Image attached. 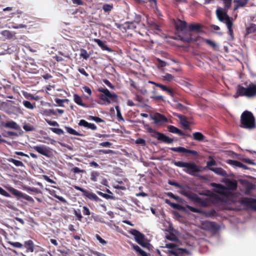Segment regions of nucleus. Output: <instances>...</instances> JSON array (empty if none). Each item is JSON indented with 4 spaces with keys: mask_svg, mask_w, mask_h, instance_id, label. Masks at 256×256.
<instances>
[{
    "mask_svg": "<svg viewBox=\"0 0 256 256\" xmlns=\"http://www.w3.org/2000/svg\"><path fill=\"white\" fill-rule=\"evenodd\" d=\"M216 15L219 21L224 22L226 24L229 35L228 40H234V34L232 28L233 26L232 20V18L226 14V12H224L221 8L216 9Z\"/></svg>",
    "mask_w": 256,
    "mask_h": 256,
    "instance_id": "1",
    "label": "nucleus"
},
{
    "mask_svg": "<svg viewBox=\"0 0 256 256\" xmlns=\"http://www.w3.org/2000/svg\"><path fill=\"white\" fill-rule=\"evenodd\" d=\"M240 126L250 130L256 128L255 118L250 112L245 110L242 113L240 116Z\"/></svg>",
    "mask_w": 256,
    "mask_h": 256,
    "instance_id": "2",
    "label": "nucleus"
},
{
    "mask_svg": "<svg viewBox=\"0 0 256 256\" xmlns=\"http://www.w3.org/2000/svg\"><path fill=\"white\" fill-rule=\"evenodd\" d=\"M246 87L238 86L236 92L234 96L235 98L239 96H245L248 98L254 96L256 95V84L250 83L248 85L245 84Z\"/></svg>",
    "mask_w": 256,
    "mask_h": 256,
    "instance_id": "3",
    "label": "nucleus"
},
{
    "mask_svg": "<svg viewBox=\"0 0 256 256\" xmlns=\"http://www.w3.org/2000/svg\"><path fill=\"white\" fill-rule=\"evenodd\" d=\"M174 164L176 166L184 168V172L192 176H196L201 170L200 168L194 162L174 161Z\"/></svg>",
    "mask_w": 256,
    "mask_h": 256,
    "instance_id": "4",
    "label": "nucleus"
},
{
    "mask_svg": "<svg viewBox=\"0 0 256 256\" xmlns=\"http://www.w3.org/2000/svg\"><path fill=\"white\" fill-rule=\"evenodd\" d=\"M166 247L170 249V252L175 256H186L190 255V252L186 248H178V246L174 244H168Z\"/></svg>",
    "mask_w": 256,
    "mask_h": 256,
    "instance_id": "5",
    "label": "nucleus"
},
{
    "mask_svg": "<svg viewBox=\"0 0 256 256\" xmlns=\"http://www.w3.org/2000/svg\"><path fill=\"white\" fill-rule=\"evenodd\" d=\"M98 91L103 93V94L101 96L102 100L108 104L115 101L118 98V96L115 93H111L105 88L100 87L98 88Z\"/></svg>",
    "mask_w": 256,
    "mask_h": 256,
    "instance_id": "6",
    "label": "nucleus"
},
{
    "mask_svg": "<svg viewBox=\"0 0 256 256\" xmlns=\"http://www.w3.org/2000/svg\"><path fill=\"white\" fill-rule=\"evenodd\" d=\"M202 228L205 230H210L213 232H216L219 229V226L214 222L204 221L201 223Z\"/></svg>",
    "mask_w": 256,
    "mask_h": 256,
    "instance_id": "7",
    "label": "nucleus"
},
{
    "mask_svg": "<svg viewBox=\"0 0 256 256\" xmlns=\"http://www.w3.org/2000/svg\"><path fill=\"white\" fill-rule=\"evenodd\" d=\"M32 148L39 154L47 157L49 156V154L51 150L49 147L45 145L34 146L32 147Z\"/></svg>",
    "mask_w": 256,
    "mask_h": 256,
    "instance_id": "8",
    "label": "nucleus"
},
{
    "mask_svg": "<svg viewBox=\"0 0 256 256\" xmlns=\"http://www.w3.org/2000/svg\"><path fill=\"white\" fill-rule=\"evenodd\" d=\"M10 192L16 196L22 198L30 202H34V199L30 196L22 193V192L14 188H11Z\"/></svg>",
    "mask_w": 256,
    "mask_h": 256,
    "instance_id": "9",
    "label": "nucleus"
},
{
    "mask_svg": "<svg viewBox=\"0 0 256 256\" xmlns=\"http://www.w3.org/2000/svg\"><path fill=\"white\" fill-rule=\"evenodd\" d=\"M129 232L134 236L136 242L138 244H142V241H144V239H146L144 235L136 230L132 229L130 230Z\"/></svg>",
    "mask_w": 256,
    "mask_h": 256,
    "instance_id": "10",
    "label": "nucleus"
},
{
    "mask_svg": "<svg viewBox=\"0 0 256 256\" xmlns=\"http://www.w3.org/2000/svg\"><path fill=\"white\" fill-rule=\"evenodd\" d=\"M242 202L244 204L250 206L252 209L256 210V199L244 198L242 199Z\"/></svg>",
    "mask_w": 256,
    "mask_h": 256,
    "instance_id": "11",
    "label": "nucleus"
},
{
    "mask_svg": "<svg viewBox=\"0 0 256 256\" xmlns=\"http://www.w3.org/2000/svg\"><path fill=\"white\" fill-rule=\"evenodd\" d=\"M2 126L6 128L14 129L16 130H20V126L13 120L8 121L5 123L3 122Z\"/></svg>",
    "mask_w": 256,
    "mask_h": 256,
    "instance_id": "12",
    "label": "nucleus"
},
{
    "mask_svg": "<svg viewBox=\"0 0 256 256\" xmlns=\"http://www.w3.org/2000/svg\"><path fill=\"white\" fill-rule=\"evenodd\" d=\"M156 138L159 140L162 141L166 144H171L174 142V140L165 134L157 132L156 134Z\"/></svg>",
    "mask_w": 256,
    "mask_h": 256,
    "instance_id": "13",
    "label": "nucleus"
},
{
    "mask_svg": "<svg viewBox=\"0 0 256 256\" xmlns=\"http://www.w3.org/2000/svg\"><path fill=\"white\" fill-rule=\"evenodd\" d=\"M194 202L202 206H207L210 205V202L208 198H202L197 196Z\"/></svg>",
    "mask_w": 256,
    "mask_h": 256,
    "instance_id": "14",
    "label": "nucleus"
},
{
    "mask_svg": "<svg viewBox=\"0 0 256 256\" xmlns=\"http://www.w3.org/2000/svg\"><path fill=\"white\" fill-rule=\"evenodd\" d=\"M78 125L93 130H95L97 128L96 126L94 124L89 123L84 120H81L78 123Z\"/></svg>",
    "mask_w": 256,
    "mask_h": 256,
    "instance_id": "15",
    "label": "nucleus"
},
{
    "mask_svg": "<svg viewBox=\"0 0 256 256\" xmlns=\"http://www.w3.org/2000/svg\"><path fill=\"white\" fill-rule=\"evenodd\" d=\"M152 117V120H154V123L156 124L167 121V118L159 113L155 114Z\"/></svg>",
    "mask_w": 256,
    "mask_h": 256,
    "instance_id": "16",
    "label": "nucleus"
},
{
    "mask_svg": "<svg viewBox=\"0 0 256 256\" xmlns=\"http://www.w3.org/2000/svg\"><path fill=\"white\" fill-rule=\"evenodd\" d=\"M176 116L180 120V124L186 129H188L190 128V122L188 120L186 117L177 114Z\"/></svg>",
    "mask_w": 256,
    "mask_h": 256,
    "instance_id": "17",
    "label": "nucleus"
},
{
    "mask_svg": "<svg viewBox=\"0 0 256 256\" xmlns=\"http://www.w3.org/2000/svg\"><path fill=\"white\" fill-rule=\"evenodd\" d=\"M180 40L182 41L190 43V42H193L197 41L198 40V37H194L192 34L191 32H190L188 34V36H186V37L180 36Z\"/></svg>",
    "mask_w": 256,
    "mask_h": 256,
    "instance_id": "18",
    "label": "nucleus"
},
{
    "mask_svg": "<svg viewBox=\"0 0 256 256\" xmlns=\"http://www.w3.org/2000/svg\"><path fill=\"white\" fill-rule=\"evenodd\" d=\"M94 41L102 50H107L109 52H112V50L105 44V42H102L100 40L96 38L94 40Z\"/></svg>",
    "mask_w": 256,
    "mask_h": 256,
    "instance_id": "19",
    "label": "nucleus"
},
{
    "mask_svg": "<svg viewBox=\"0 0 256 256\" xmlns=\"http://www.w3.org/2000/svg\"><path fill=\"white\" fill-rule=\"evenodd\" d=\"M210 170L220 176H226L228 175L226 172L221 168H210Z\"/></svg>",
    "mask_w": 256,
    "mask_h": 256,
    "instance_id": "20",
    "label": "nucleus"
},
{
    "mask_svg": "<svg viewBox=\"0 0 256 256\" xmlns=\"http://www.w3.org/2000/svg\"><path fill=\"white\" fill-rule=\"evenodd\" d=\"M84 196L88 198L89 199L96 202L102 201V200L100 199L96 194L92 192H90L88 190H86V192H85Z\"/></svg>",
    "mask_w": 256,
    "mask_h": 256,
    "instance_id": "21",
    "label": "nucleus"
},
{
    "mask_svg": "<svg viewBox=\"0 0 256 256\" xmlns=\"http://www.w3.org/2000/svg\"><path fill=\"white\" fill-rule=\"evenodd\" d=\"M226 186L229 190H235L237 188V182L236 180H228L226 182Z\"/></svg>",
    "mask_w": 256,
    "mask_h": 256,
    "instance_id": "22",
    "label": "nucleus"
},
{
    "mask_svg": "<svg viewBox=\"0 0 256 256\" xmlns=\"http://www.w3.org/2000/svg\"><path fill=\"white\" fill-rule=\"evenodd\" d=\"M168 131L170 132L177 134L180 136H183L184 135V132H182L180 130L174 126L170 125L168 126Z\"/></svg>",
    "mask_w": 256,
    "mask_h": 256,
    "instance_id": "23",
    "label": "nucleus"
},
{
    "mask_svg": "<svg viewBox=\"0 0 256 256\" xmlns=\"http://www.w3.org/2000/svg\"><path fill=\"white\" fill-rule=\"evenodd\" d=\"M176 26L178 30L182 32L186 28L187 23L185 21L178 20Z\"/></svg>",
    "mask_w": 256,
    "mask_h": 256,
    "instance_id": "24",
    "label": "nucleus"
},
{
    "mask_svg": "<svg viewBox=\"0 0 256 256\" xmlns=\"http://www.w3.org/2000/svg\"><path fill=\"white\" fill-rule=\"evenodd\" d=\"M130 245L137 252L140 254L142 256H148V254L142 250L138 246L135 245L132 243H130Z\"/></svg>",
    "mask_w": 256,
    "mask_h": 256,
    "instance_id": "25",
    "label": "nucleus"
},
{
    "mask_svg": "<svg viewBox=\"0 0 256 256\" xmlns=\"http://www.w3.org/2000/svg\"><path fill=\"white\" fill-rule=\"evenodd\" d=\"M74 100L78 104L84 108H87L88 106L82 102V98L76 94L74 95Z\"/></svg>",
    "mask_w": 256,
    "mask_h": 256,
    "instance_id": "26",
    "label": "nucleus"
},
{
    "mask_svg": "<svg viewBox=\"0 0 256 256\" xmlns=\"http://www.w3.org/2000/svg\"><path fill=\"white\" fill-rule=\"evenodd\" d=\"M25 247L27 248L28 251L33 252L34 250V243L32 240H28L24 242Z\"/></svg>",
    "mask_w": 256,
    "mask_h": 256,
    "instance_id": "27",
    "label": "nucleus"
},
{
    "mask_svg": "<svg viewBox=\"0 0 256 256\" xmlns=\"http://www.w3.org/2000/svg\"><path fill=\"white\" fill-rule=\"evenodd\" d=\"M149 82L154 84H156V86L160 88H162V90L164 91L167 92L170 96H172L173 95L172 90L168 88L167 86L162 85L161 84H156L152 82Z\"/></svg>",
    "mask_w": 256,
    "mask_h": 256,
    "instance_id": "28",
    "label": "nucleus"
},
{
    "mask_svg": "<svg viewBox=\"0 0 256 256\" xmlns=\"http://www.w3.org/2000/svg\"><path fill=\"white\" fill-rule=\"evenodd\" d=\"M205 136L200 132H196L193 134V138L194 140L202 141Z\"/></svg>",
    "mask_w": 256,
    "mask_h": 256,
    "instance_id": "29",
    "label": "nucleus"
},
{
    "mask_svg": "<svg viewBox=\"0 0 256 256\" xmlns=\"http://www.w3.org/2000/svg\"><path fill=\"white\" fill-rule=\"evenodd\" d=\"M7 160L8 162H12L16 166H24V164L21 161L16 160L12 158H8L7 159Z\"/></svg>",
    "mask_w": 256,
    "mask_h": 256,
    "instance_id": "30",
    "label": "nucleus"
},
{
    "mask_svg": "<svg viewBox=\"0 0 256 256\" xmlns=\"http://www.w3.org/2000/svg\"><path fill=\"white\" fill-rule=\"evenodd\" d=\"M65 129L66 130V132L70 134H72V135H74V136H82V134L78 133V132H77L76 130H75L74 129H73L72 128L66 126Z\"/></svg>",
    "mask_w": 256,
    "mask_h": 256,
    "instance_id": "31",
    "label": "nucleus"
},
{
    "mask_svg": "<svg viewBox=\"0 0 256 256\" xmlns=\"http://www.w3.org/2000/svg\"><path fill=\"white\" fill-rule=\"evenodd\" d=\"M227 163L229 164L232 166L234 168H240L242 163L238 160H228L227 161Z\"/></svg>",
    "mask_w": 256,
    "mask_h": 256,
    "instance_id": "32",
    "label": "nucleus"
},
{
    "mask_svg": "<svg viewBox=\"0 0 256 256\" xmlns=\"http://www.w3.org/2000/svg\"><path fill=\"white\" fill-rule=\"evenodd\" d=\"M246 34L254 33L256 32V24H252L246 28Z\"/></svg>",
    "mask_w": 256,
    "mask_h": 256,
    "instance_id": "33",
    "label": "nucleus"
},
{
    "mask_svg": "<svg viewBox=\"0 0 256 256\" xmlns=\"http://www.w3.org/2000/svg\"><path fill=\"white\" fill-rule=\"evenodd\" d=\"M170 150L174 152H188V150L184 147H177V148H170Z\"/></svg>",
    "mask_w": 256,
    "mask_h": 256,
    "instance_id": "34",
    "label": "nucleus"
},
{
    "mask_svg": "<svg viewBox=\"0 0 256 256\" xmlns=\"http://www.w3.org/2000/svg\"><path fill=\"white\" fill-rule=\"evenodd\" d=\"M22 104L26 108L30 110H33L36 107L34 104H32L28 100H24L22 102Z\"/></svg>",
    "mask_w": 256,
    "mask_h": 256,
    "instance_id": "35",
    "label": "nucleus"
},
{
    "mask_svg": "<svg viewBox=\"0 0 256 256\" xmlns=\"http://www.w3.org/2000/svg\"><path fill=\"white\" fill-rule=\"evenodd\" d=\"M97 194L100 195V196H102V197L106 198V199H111V200H114L116 199V198L114 196H110V195H109L108 194H104L100 191H98L97 192Z\"/></svg>",
    "mask_w": 256,
    "mask_h": 256,
    "instance_id": "36",
    "label": "nucleus"
},
{
    "mask_svg": "<svg viewBox=\"0 0 256 256\" xmlns=\"http://www.w3.org/2000/svg\"><path fill=\"white\" fill-rule=\"evenodd\" d=\"M216 212L214 210H212L207 212L202 210V214L204 215L206 217H212L214 216Z\"/></svg>",
    "mask_w": 256,
    "mask_h": 256,
    "instance_id": "37",
    "label": "nucleus"
},
{
    "mask_svg": "<svg viewBox=\"0 0 256 256\" xmlns=\"http://www.w3.org/2000/svg\"><path fill=\"white\" fill-rule=\"evenodd\" d=\"M211 186L214 188H216L218 189V192H220L222 193L223 192V191L225 190V188H224V186L220 184H216V183H212Z\"/></svg>",
    "mask_w": 256,
    "mask_h": 256,
    "instance_id": "38",
    "label": "nucleus"
},
{
    "mask_svg": "<svg viewBox=\"0 0 256 256\" xmlns=\"http://www.w3.org/2000/svg\"><path fill=\"white\" fill-rule=\"evenodd\" d=\"M188 28L190 31L192 30H196L198 31L200 28V24H190L188 26Z\"/></svg>",
    "mask_w": 256,
    "mask_h": 256,
    "instance_id": "39",
    "label": "nucleus"
},
{
    "mask_svg": "<svg viewBox=\"0 0 256 256\" xmlns=\"http://www.w3.org/2000/svg\"><path fill=\"white\" fill-rule=\"evenodd\" d=\"M248 2V0H234V2L237 4L240 7L245 6Z\"/></svg>",
    "mask_w": 256,
    "mask_h": 256,
    "instance_id": "40",
    "label": "nucleus"
},
{
    "mask_svg": "<svg viewBox=\"0 0 256 256\" xmlns=\"http://www.w3.org/2000/svg\"><path fill=\"white\" fill-rule=\"evenodd\" d=\"M113 8V6L112 4H104L102 6V9L106 12H108L112 10Z\"/></svg>",
    "mask_w": 256,
    "mask_h": 256,
    "instance_id": "41",
    "label": "nucleus"
},
{
    "mask_svg": "<svg viewBox=\"0 0 256 256\" xmlns=\"http://www.w3.org/2000/svg\"><path fill=\"white\" fill-rule=\"evenodd\" d=\"M186 208L192 212L202 214V210L200 209L194 208L190 206H187Z\"/></svg>",
    "mask_w": 256,
    "mask_h": 256,
    "instance_id": "42",
    "label": "nucleus"
},
{
    "mask_svg": "<svg viewBox=\"0 0 256 256\" xmlns=\"http://www.w3.org/2000/svg\"><path fill=\"white\" fill-rule=\"evenodd\" d=\"M116 116H117L118 120V121H120V120L124 121V119L122 116V115L121 114L120 110V109L118 106H116Z\"/></svg>",
    "mask_w": 256,
    "mask_h": 256,
    "instance_id": "43",
    "label": "nucleus"
},
{
    "mask_svg": "<svg viewBox=\"0 0 256 256\" xmlns=\"http://www.w3.org/2000/svg\"><path fill=\"white\" fill-rule=\"evenodd\" d=\"M197 194L193 193L192 192H190V190L188 193L187 196H186L187 198H188L190 200L194 202L196 196Z\"/></svg>",
    "mask_w": 256,
    "mask_h": 256,
    "instance_id": "44",
    "label": "nucleus"
},
{
    "mask_svg": "<svg viewBox=\"0 0 256 256\" xmlns=\"http://www.w3.org/2000/svg\"><path fill=\"white\" fill-rule=\"evenodd\" d=\"M99 176V173L97 172H92L90 174V179L93 182L97 181V177Z\"/></svg>",
    "mask_w": 256,
    "mask_h": 256,
    "instance_id": "45",
    "label": "nucleus"
},
{
    "mask_svg": "<svg viewBox=\"0 0 256 256\" xmlns=\"http://www.w3.org/2000/svg\"><path fill=\"white\" fill-rule=\"evenodd\" d=\"M50 130L52 132L56 134H58L59 136L62 135V134H64V130L60 128H50Z\"/></svg>",
    "mask_w": 256,
    "mask_h": 256,
    "instance_id": "46",
    "label": "nucleus"
},
{
    "mask_svg": "<svg viewBox=\"0 0 256 256\" xmlns=\"http://www.w3.org/2000/svg\"><path fill=\"white\" fill-rule=\"evenodd\" d=\"M103 82L108 86L110 89L114 90L115 86L108 80L104 79L102 80Z\"/></svg>",
    "mask_w": 256,
    "mask_h": 256,
    "instance_id": "47",
    "label": "nucleus"
},
{
    "mask_svg": "<svg viewBox=\"0 0 256 256\" xmlns=\"http://www.w3.org/2000/svg\"><path fill=\"white\" fill-rule=\"evenodd\" d=\"M142 244H140V246H142V247H144V248H146L148 250L150 249L151 246L150 244V243L146 240V239H144V241H142Z\"/></svg>",
    "mask_w": 256,
    "mask_h": 256,
    "instance_id": "48",
    "label": "nucleus"
},
{
    "mask_svg": "<svg viewBox=\"0 0 256 256\" xmlns=\"http://www.w3.org/2000/svg\"><path fill=\"white\" fill-rule=\"evenodd\" d=\"M23 128L26 132H30V131H32L33 130H34V126H32L31 125L29 124H24V126H23Z\"/></svg>",
    "mask_w": 256,
    "mask_h": 256,
    "instance_id": "49",
    "label": "nucleus"
},
{
    "mask_svg": "<svg viewBox=\"0 0 256 256\" xmlns=\"http://www.w3.org/2000/svg\"><path fill=\"white\" fill-rule=\"evenodd\" d=\"M80 56L85 60H87L90 56L89 54H88L86 50H82L81 51Z\"/></svg>",
    "mask_w": 256,
    "mask_h": 256,
    "instance_id": "50",
    "label": "nucleus"
},
{
    "mask_svg": "<svg viewBox=\"0 0 256 256\" xmlns=\"http://www.w3.org/2000/svg\"><path fill=\"white\" fill-rule=\"evenodd\" d=\"M90 118L91 120H92L96 122H104V120H103L102 119L98 117H96V116H90Z\"/></svg>",
    "mask_w": 256,
    "mask_h": 256,
    "instance_id": "51",
    "label": "nucleus"
},
{
    "mask_svg": "<svg viewBox=\"0 0 256 256\" xmlns=\"http://www.w3.org/2000/svg\"><path fill=\"white\" fill-rule=\"evenodd\" d=\"M136 144H140L142 146H145L146 145V140L141 138H138L135 141Z\"/></svg>",
    "mask_w": 256,
    "mask_h": 256,
    "instance_id": "52",
    "label": "nucleus"
},
{
    "mask_svg": "<svg viewBox=\"0 0 256 256\" xmlns=\"http://www.w3.org/2000/svg\"><path fill=\"white\" fill-rule=\"evenodd\" d=\"M206 44L214 48H216L218 47V45L214 42L210 40H206Z\"/></svg>",
    "mask_w": 256,
    "mask_h": 256,
    "instance_id": "53",
    "label": "nucleus"
},
{
    "mask_svg": "<svg viewBox=\"0 0 256 256\" xmlns=\"http://www.w3.org/2000/svg\"><path fill=\"white\" fill-rule=\"evenodd\" d=\"M10 244L14 248H22V244L19 242H10Z\"/></svg>",
    "mask_w": 256,
    "mask_h": 256,
    "instance_id": "54",
    "label": "nucleus"
},
{
    "mask_svg": "<svg viewBox=\"0 0 256 256\" xmlns=\"http://www.w3.org/2000/svg\"><path fill=\"white\" fill-rule=\"evenodd\" d=\"M164 79L168 81H170L174 78V76L170 74H166L164 76H163Z\"/></svg>",
    "mask_w": 256,
    "mask_h": 256,
    "instance_id": "55",
    "label": "nucleus"
},
{
    "mask_svg": "<svg viewBox=\"0 0 256 256\" xmlns=\"http://www.w3.org/2000/svg\"><path fill=\"white\" fill-rule=\"evenodd\" d=\"M216 164V162L214 160H212L207 162V167H208L209 168H212V166H214Z\"/></svg>",
    "mask_w": 256,
    "mask_h": 256,
    "instance_id": "56",
    "label": "nucleus"
},
{
    "mask_svg": "<svg viewBox=\"0 0 256 256\" xmlns=\"http://www.w3.org/2000/svg\"><path fill=\"white\" fill-rule=\"evenodd\" d=\"M96 238L102 244H106V242L104 240L102 239L99 235L96 234Z\"/></svg>",
    "mask_w": 256,
    "mask_h": 256,
    "instance_id": "57",
    "label": "nucleus"
},
{
    "mask_svg": "<svg viewBox=\"0 0 256 256\" xmlns=\"http://www.w3.org/2000/svg\"><path fill=\"white\" fill-rule=\"evenodd\" d=\"M27 190L28 192H32L36 194H38L39 192V190L36 188L28 187L27 188Z\"/></svg>",
    "mask_w": 256,
    "mask_h": 256,
    "instance_id": "58",
    "label": "nucleus"
},
{
    "mask_svg": "<svg viewBox=\"0 0 256 256\" xmlns=\"http://www.w3.org/2000/svg\"><path fill=\"white\" fill-rule=\"evenodd\" d=\"M71 171L72 172H74V174H77V173H80V172H84V170H80L78 167H74V168H72V169Z\"/></svg>",
    "mask_w": 256,
    "mask_h": 256,
    "instance_id": "59",
    "label": "nucleus"
},
{
    "mask_svg": "<svg viewBox=\"0 0 256 256\" xmlns=\"http://www.w3.org/2000/svg\"><path fill=\"white\" fill-rule=\"evenodd\" d=\"M47 123L51 126H58L59 124L56 121L46 120Z\"/></svg>",
    "mask_w": 256,
    "mask_h": 256,
    "instance_id": "60",
    "label": "nucleus"
},
{
    "mask_svg": "<svg viewBox=\"0 0 256 256\" xmlns=\"http://www.w3.org/2000/svg\"><path fill=\"white\" fill-rule=\"evenodd\" d=\"M83 214L86 216H89L90 214V211L89 209L86 206L83 207Z\"/></svg>",
    "mask_w": 256,
    "mask_h": 256,
    "instance_id": "61",
    "label": "nucleus"
},
{
    "mask_svg": "<svg viewBox=\"0 0 256 256\" xmlns=\"http://www.w3.org/2000/svg\"><path fill=\"white\" fill-rule=\"evenodd\" d=\"M74 214L78 218V220L80 221L82 220V215L80 212H78L77 210H74Z\"/></svg>",
    "mask_w": 256,
    "mask_h": 256,
    "instance_id": "62",
    "label": "nucleus"
},
{
    "mask_svg": "<svg viewBox=\"0 0 256 256\" xmlns=\"http://www.w3.org/2000/svg\"><path fill=\"white\" fill-rule=\"evenodd\" d=\"M242 160L246 162V163L247 164H252V165H255L256 164V163L254 162L252 160L249 159V158H244L242 159Z\"/></svg>",
    "mask_w": 256,
    "mask_h": 256,
    "instance_id": "63",
    "label": "nucleus"
},
{
    "mask_svg": "<svg viewBox=\"0 0 256 256\" xmlns=\"http://www.w3.org/2000/svg\"><path fill=\"white\" fill-rule=\"evenodd\" d=\"M2 34L4 36H6L8 38H11L12 36V34L8 30H4L2 32Z\"/></svg>",
    "mask_w": 256,
    "mask_h": 256,
    "instance_id": "64",
    "label": "nucleus"
}]
</instances>
